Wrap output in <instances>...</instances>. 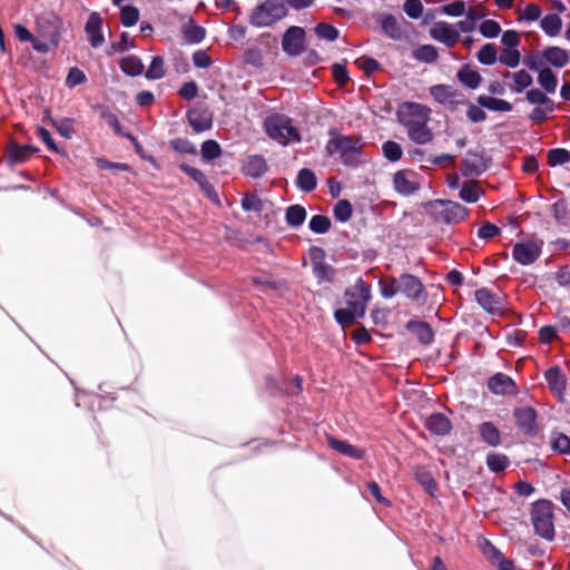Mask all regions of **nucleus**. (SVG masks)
I'll list each match as a JSON object with an SVG mask.
<instances>
[{
    "label": "nucleus",
    "instance_id": "obj_1",
    "mask_svg": "<svg viewBox=\"0 0 570 570\" xmlns=\"http://www.w3.org/2000/svg\"><path fill=\"white\" fill-rule=\"evenodd\" d=\"M345 298L346 305L335 312V318L342 325H350L365 314L366 305L371 299V287L358 279L345 292Z\"/></svg>",
    "mask_w": 570,
    "mask_h": 570
},
{
    "label": "nucleus",
    "instance_id": "obj_2",
    "mask_svg": "<svg viewBox=\"0 0 570 570\" xmlns=\"http://www.w3.org/2000/svg\"><path fill=\"white\" fill-rule=\"evenodd\" d=\"M531 522L534 531L544 540H553L556 533L554 527V507L549 500H538L531 508Z\"/></svg>",
    "mask_w": 570,
    "mask_h": 570
},
{
    "label": "nucleus",
    "instance_id": "obj_3",
    "mask_svg": "<svg viewBox=\"0 0 570 570\" xmlns=\"http://www.w3.org/2000/svg\"><path fill=\"white\" fill-rule=\"evenodd\" d=\"M380 287L385 298H391L396 293H402L409 298L417 299L423 294L422 283L417 277L410 274H404L400 278L382 279Z\"/></svg>",
    "mask_w": 570,
    "mask_h": 570
},
{
    "label": "nucleus",
    "instance_id": "obj_4",
    "mask_svg": "<svg viewBox=\"0 0 570 570\" xmlns=\"http://www.w3.org/2000/svg\"><path fill=\"white\" fill-rule=\"evenodd\" d=\"M265 130L269 138L281 145L301 141V136L292 120L283 115H271L264 122Z\"/></svg>",
    "mask_w": 570,
    "mask_h": 570
},
{
    "label": "nucleus",
    "instance_id": "obj_5",
    "mask_svg": "<svg viewBox=\"0 0 570 570\" xmlns=\"http://www.w3.org/2000/svg\"><path fill=\"white\" fill-rule=\"evenodd\" d=\"M287 16L283 0H266L250 16V22L256 27H268Z\"/></svg>",
    "mask_w": 570,
    "mask_h": 570
},
{
    "label": "nucleus",
    "instance_id": "obj_6",
    "mask_svg": "<svg viewBox=\"0 0 570 570\" xmlns=\"http://www.w3.org/2000/svg\"><path fill=\"white\" fill-rule=\"evenodd\" d=\"M61 23L58 17H43L38 23V51L49 52L58 47Z\"/></svg>",
    "mask_w": 570,
    "mask_h": 570
},
{
    "label": "nucleus",
    "instance_id": "obj_7",
    "mask_svg": "<svg viewBox=\"0 0 570 570\" xmlns=\"http://www.w3.org/2000/svg\"><path fill=\"white\" fill-rule=\"evenodd\" d=\"M428 213L436 222L453 223L463 219L466 209L458 203L434 200L426 205Z\"/></svg>",
    "mask_w": 570,
    "mask_h": 570
},
{
    "label": "nucleus",
    "instance_id": "obj_8",
    "mask_svg": "<svg viewBox=\"0 0 570 570\" xmlns=\"http://www.w3.org/2000/svg\"><path fill=\"white\" fill-rule=\"evenodd\" d=\"M541 248V242L528 240L517 243L513 247V258L522 265L532 264L540 256Z\"/></svg>",
    "mask_w": 570,
    "mask_h": 570
},
{
    "label": "nucleus",
    "instance_id": "obj_9",
    "mask_svg": "<svg viewBox=\"0 0 570 570\" xmlns=\"http://www.w3.org/2000/svg\"><path fill=\"white\" fill-rule=\"evenodd\" d=\"M431 109L426 106L415 104V102H405L400 111L401 122L407 127L409 122H422L430 120Z\"/></svg>",
    "mask_w": 570,
    "mask_h": 570
},
{
    "label": "nucleus",
    "instance_id": "obj_10",
    "mask_svg": "<svg viewBox=\"0 0 570 570\" xmlns=\"http://www.w3.org/2000/svg\"><path fill=\"white\" fill-rule=\"evenodd\" d=\"M432 39L444 43L446 47L452 48L460 40V32L445 21H439L430 29Z\"/></svg>",
    "mask_w": 570,
    "mask_h": 570
},
{
    "label": "nucleus",
    "instance_id": "obj_11",
    "mask_svg": "<svg viewBox=\"0 0 570 570\" xmlns=\"http://www.w3.org/2000/svg\"><path fill=\"white\" fill-rule=\"evenodd\" d=\"M35 153L36 147H33L32 145H21L19 142L12 141L6 149L4 161L9 166L23 164L24 161L29 160Z\"/></svg>",
    "mask_w": 570,
    "mask_h": 570
},
{
    "label": "nucleus",
    "instance_id": "obj_12",
    "mask_svg": "<svg viewBox=\"0 0 570 570\" xmlns=\"http://www.w3.org/2000/svg\"><path fill=\"white\" fill-rule=\"evenodd\" d=\"M431 96L441 105L454 107L463 102V95L452 86L436 85L430 88Z\"/></svg>",
    "mask_w": 570,
    "mask_h": 570
},
{
    "label": "nucleus",
    "instance_id": "obj_13",
    "mask_svg": "<svg viewBox=\"0 0 570 570\" xmlns=\"http://www.w3.org/2000/svg\"><path fill=\"white\" fill-rule=\"evenodd\" d=\"M305 31L301 27H291L283 37V49L291 56L299 55L304 49Z\"/></svg>",
    "mask_w": 570,
    "mask_h": 570
},
{
    "label": "nucleus",
    "instance_id": "obj_14",
    "mask_svg": "<svg viewBox=\"0 0 570 570\" xmlns=\"http://www.w3.org/2000/svg\"><path fill=\"white\" fill-rule=\"evenodd\" d=\"M361 146L357 139L338 136L330 140L327 145L328 154L340 153L342 156H348L357 153Z\"/></svg>",
    "mask_w": 570,
    "mask_h": 570
},
{
    "label": "nucleus",
    "instance_id": "obj_15",
    "mask_svg": "<svg viewBox=\"0 0 570 570\" xmlns=\"http://www.w3.org/2000/svg\"><path fill=\"white\" fill-rule=\"evenodd\" d=\"M327 443L333 450L343 455L356 460H363L365 458L366 453L363 449H360L356 445L348 443L347 441L338 440L334 436H327Z\"/></svg>",
    "mask_w": 570,
    "mask_h": 570
},
{
    "label": "nucleus",
    "instance_id": "obj_16",
    "mask_svg": "<svg viewBox=\"0 0 570 570\" xmlns=\"http://www.w3.org/2000/svg\"><path fill=\"white\" fill-rule=\"evenodd\" d=\"M429 121L409 122L406 130L409 137L416 144L424 145L433 140V134L428 127Z\"/></svg>",
    "mask_w": 570,
    "mask_h": 570
},
{
    "label": "nucleus",
    "instance_id": "obj_17",
    "mask_svg": "<svg viewBox=\"0 0 570 570\" xmlns=\"http://www.w3.org/2000/svg\"><path fill=\"white\" fill-rule=\"evenodd\" d=\"M475 298L479 305L489 313L494 314L501 311L500 296L487 288L478 289L475 292Z\"/></svg>",
    "mask_w": 570,
    "mask_h": 570
},
{
    "label": "nucleus",
    "instance_id": "obj_18",
    "mask_svg": "<svg viewBox=\"0 0 570 570\" xmlns=\"http://www.w3.org/2000/svg\"><path fill=\"white\" fill-rule=\"evenodd\" d=\"M546 380L550 390L557 394L558 399L563 401L567 386L566 376L560 372L559 367H551L546 372Z\"/></svg>",
    "mask_w": 570,
    "mask_h": 570
},
{
    "label": "nucleus",
    "instance_id": "obj_19",
    "mask_svg": "<svg viewBox=\"0 0 570 570\" xmlns=\"http://www.w3.org/2000/svg\"><path fill=\"white\" fill-rule=\"evenodd\" d=\"M489 389L495 394H512L515 390L513 380L502 373L493 375L488 383Z\"/></svg>",
    "mask_w": 570,
    "mask_h": 570
},
{
    "label": "nucleus",
    "instance_id": "obj_20",
    "mask_svg": "<svg viewBox=\"0 0 570 570\" xmlns=\"http://www.w3.org/2000/svg\"><path fill=\"white\" fill-rule=\"evenodd\" d=\"M542 57L548 63L556 68L564 67L570 60L569 52L566 49L556 46L546 48L542 51Z\"/></svg>",
    "mask_w": 570,
    "mask_h": 570
},
{
    "label": "nucleus",
    "instance_id": "obj_21",
    "mask_svg": "<svg viewBox=\"0 0 570 570\" xmlns=\"http://www.w3.org/2000/svg\"><path fill=\"white\" fill-rule=\"evenodd\" d=\"M101 26V17L96 12L91 13L86 24V31L94 47L100 46L105 41V38L100 32Z\"/></svg>",
    "mask_w": 570,
    "mask_h": 570
},
{
    "label": "nucleus",
    "instance_id": "obj_22",
    "mask_svg": "<svg viewBox=\"0 0 570 570\" xmlns=\"http://www.w3.org/2000/svg\"><path fill=\"white\" fill-rule=\"evenodd\" d=\"M514 416L518 425L525 433L534 432L537 413L532 407H520L515 410Z\"/></svg>",
    "mask_w": 570,
    "mask_h": 570
},
{
    "label": "nucleus",
    "instance_id": "obj_23",
    "mask_svg": "<svg viewBox=\"0 0 570 570\" xmlns=\"http://www.w3.org/2000/svg\"><path fill=\"white\" fill-rule=\"evenodd\" d=\"M426 428L434 434L445 435L450 433L452 425L445 415L438 413L428 419Z\"/></svg>",
    "mask_w": 570,
    "mask_h": 570
},
{
    "label": "nucleus",
    "instance_id": "obj_24",
    "mask_svg": "<svg viewBox=\"0 0 570 570\" xmlns=\"http://www.w3.org/2000/svg\"><path fill=\"white\" fill-rule=\"evenodd\" d=\"M478 104L480 107L492 111L508 112L512 110V105L509 101L491 96H479Z\"/></svg>",
    "mask_w": 570,
    "mask_h": 570
},
{
    "label": "nucleus",
    "instance_id": "obj_25",
    "mask_svg": "<svg viewBox=\"0 0 570 570\" xmlns=\"http://www.w3.org/2000/svg\"><path fill=\"white\" fill-rule=\"evenodd\" d=\"M456 77L462 85L471 89L478 88L482 80L481 75L468 65L458 71Z\"/></svg>",
    "mask_w": 570,
    "mask_h": 570
},
{
    "label": "nucleus",
    "instance_id": "obj_26",
    "mask_svg": "<svg viewBox=\"0 0 570 570\" xmlns=\"http://www.w3.org/2000/svg\"><path fill=\"white\" fill-rule=\"evenodd\" d=\"M266 161L261 156L249 157L246 164L244 165V173L252 178H258L263 176L266 173Z\"/></svg>",
    "mask_w": 570,
    "mask_h": 570
},
{
    "label": "nucleus",
    "instance_id": "obj_27",
    "mask_svg": "<svg viewBox=\"0 0 570 570\" xmlns=\"http://www.w3.org/2000/svg\"><path fill=\"white\" fill-rule=\"evenodd\" d=\"M540 27L549 37H557L562 28V20L556 13H550L541 19Z\"/></svg>",
    "mask_w": 570,
    "mask_h": 570
},
{
    "label": "nucleus",
    "instance_id": "obj_28",
    "mask_svg": "<svg viewBox=\"0 0 570 570\" xmlns=\"http://www.w3.org/2000/svg\"><path fill=\"white\" fill-rule=\"evenodd\" d=\"M415 480L424 488V490L431 495L435 497V492L438 490V484L430 473L424 468H416L414 471Z\"/></svg>",
    "mask_w": 570,
    "mask_h": 570
},
{
    "label": "nucleus",
    "instance_id": "obj_29",
    "mask_svg": "<svg viewBox=\"0 0 570 570\" xmlns=\"http://www.w3.org/2000/svg\"><path fill=\"white\" fill-rule=\"evenodd\" d=\"M407 328L415 335V337L423 344H429L433 338V331L428 323L424 322H410Z\"/></svg>",
    "mask_w": 570,
    "mask_h": 570
},
{
    "label": "nucleus",
    "instance_id": "obj_30",
    "mask_svg": "<svg viewBox=\"0 0 570 570\" xmlns=\"http://www.w3.org/2000/svg\"><path fill=\"white\" fill-rule=\"evenodd\" d=\"M180 168L190 177L193 178L199 187L208 195L212 196L214 194L213 187L208 184L205 174L194 167H190L186 164H181Z\"/></svg>",
    "mask_w": 570,
    "mask_h": 570
},
{
    "label": "nucleus",
    "instance_id": "obj_31",
    "mask_svg": "<svg viewBox=\"0 0 570 570\" xmlns=\"http://www.w3.org/2000/svg\"><path fill=\"white\" fill-rule=\"evenodd\" d=\"M480 435L490 446H498L501 442V434L492 423L485 422L480 425Z\"/></svg>",
    "mask_w": 570,
    "mask_h": 570
},
{
    "label": "nucleus",
    "instance_id": "obj_32",
    "mask_svg": "<svg viewBox=\"0 0 570 570\" xmlns=\"http://www.w3.org/2000/svg\"><path fill=\"white\" fill-rule=\"evenodd\" d=\"M483 194V189L476 181L470 180L463 184L460 190V198L466 203H475Z\"/></svg>",
    "mask_w": 570,
    "mask_h": 570
},
{
    "label": "nucleus",
    "instance_id": "obj_33",
    "mask_svg": "<svg viewBox=\"0 0 570 570\" xmlns=\"http://www.w3.org/2000/svg\"><path fill=\"white\" fill-rule=\"evenodd\" d=\"M183 33L188 42L198 43L205 38L206 31L203 27L197 26L193 20H189L183 26Z\"/></svg>",
    "mask_w": 570,
    "mask_h": 570
},
{
    "label": "nucleus",
    "instance_id": "obj_34",
    "mask_svg": "<svg viewBox=\"0 0 570 570\" xmlns=\"http://www.w3.org/2000/svg\"><path fill=\"white\" fill-rule=\"evenodd\" d=\"M412 55L416 60L425 63H432L436 61L439 57L438 49L432 45L420 46L413 51Z\"/></svg>",
    "mask_w": 570,
    "mask_h": 570
},
{
    "label": "nucleus",
    "instance_id": "obj_35",
    "mask_svg": "<svg viewBox=\"0 0 570 570\" xmlns=\"http://www.w3.org/2000/svg\"><path fill=\"white\" fill-rule=\"evenodd\" d=\"M381 27H382V30L384 31V33L386 36H389L390 38H392L394 40H399L402 38L401 28L397 24V21L393 16H391V14L384 16L381 20Z\"/></svg>",
    "mask_w": 570,
    "mask_h": 570
},
{
    "label": "nucleus",
    "instance_id": "obj_36",
    "mask_svg": "<svg viewBox=\"0 0 570 570\" xmlns=\"http://www.w3.org/2000/svg\"><path fill=\"white\" fill-rule=\"evenodd\" d=\"M538 82L548 92H554L557 88V77L550 68H543L538 76Z\"/></svg>",
    "mask_w": 570,
    "mask_h": 570
},
{
    "label": "nucleus",
    "instance_id": "obj_37",
    "mask_svg": "<svg viewBox=\"0 0 570 570\" xmlns=\"http://www.w3.org/2000/svg\"><path fill=\"white\" fill-rule=\"evenodd\" d=\"M480 63L491 66L498 60V50L493 43H485L476 55Z\"/></svg>",
    "mask_w": 570,
    "mask_h": 570
},
{
    "label": "nucleus",
    "instance_id": "obj_38",
    "mask_svg": "<svg viewBox=\"0 0 570 570\" xmlns=\"http://www.w3.org/2000/svg\"><path fill=\"white\" fill-rule=\"evenodd\" d=\"M393 183L395 189L402 194H411L417 188L416 185L411 181L406 174L403 171H397L394 175Z\"/></svg>",
    "mask_w": 570,
    "mask_h": 570
},
{
    "label": "nucleus",
    "instance_id": "obj_39",
    "mask_svg": "<svg viewBox=\"0 0 570 570\" xmlns=\"http://www.w3.org/2000/svg\"><path fill=\"white\" fill-rule=\"evenodd\" d=\"M305 218H306V212H305L304 207H302L299 205H293L286 209V222L291 226L296 227V226L302 225L304 223Z\"/></svg>",
    "mask_w": 570,
    "mask_h": 570
},
{
    "label": "nucleus",
    "instance_id": "obj_40",
    "mask_svg": "<svg viewBox=\"0 0 570 570\" xmlns=\"http://www.w3.org/2000/svg\"><path fill=\"white\" fill-rule=\"evenodd\" d=\"M121 69L130 75L137 76L140 75L144 70V65L137 57L128 56L121 59L120 61Z\"/></svg>",
    "mask_w": 570,
    "mask_h": 570
},
{
    "label": "nucleus",
    "instance_id": "obj_41",
    "mask_svg": "<svg viewBox=\"0 0 570 570\" xmlns=\"http://www.w3.org/2000/svg\"><path fill=\"white\" fill-rule=\"evenodd\" d=\"M509 458L504 454L490 453L487 456V465L492 472L503 471L509 465Z\"/></svg>",
    "mask_w": 570,
    "mask_h": 570
},
{
    "label": "nucleus",
    "instance_id": "obj_42",
    "mask_svg": "<svg viewBox=\"0 0 570 570\" xmlns=\"http://www.w3.org/2000/svg\"><path fill=\"white\" fill-rule=\"evenodd\" d=\"M297 185L305 191H311L316 187V177L309 169H302L297 176Z\"/></svg>",
    "mask_w": 570,
    "mask_h": 570
},
{
    "label": "nucleus",
    "instance_id": "obj_43",
    "mask_svg": "<svg viewBox=\"0 0 570 570\" xmlns=\"http://www.w3.org/2000/svg\"><path fill=\"white\" fill-rule=\"evenodd\" d=\"M499 60L510 68H515L520 63L521 55L518 49L505 48L502 50Z\"/></svg>",
    "mask_w": 570,
    "mask_h": 570
},
{
    "label": "nucleus",
    "instance_id": "obj_44",
    "mask_svg": "<svg viewBox=\"0 0 570 570\" xmlns=\"http://www.w3.org/2000/svg\"><path fill=\"white\" fill-rule=\"evenodd\" d=\"M202 157L205 160L216 159L220 156L222 149L217 141L215 140H206L202 145Z\"/></svg>",
    "mask_w": 570,
    "mask_h": 570
},
{
    "label": "nucleus",
    "instance_id": "obj_45",
    "mask_svg": "<svg viewBox=\"0 0 570 570\" xmlns=\"http://www.w3.org/2000/svg\"><path fill=\"white\" fill-rule=\"evenodd\" d=\"M479 31L485 38H495L501 33V27L497 21L488 19L481 22Z\"/></svg>",
    "mask_w": 570,
    "mask_h": 570
},
{
    "label": "nucleus",
    "instance_id": "obj_46",
    "mask_svg": "<svg viewBox=\"0 0 570 570\" xmlns=\"http://www.w3.org/2000/svg\"><path fill=\"white\" fill-rule=\"evenodd\" d=\"M352 214L353 209L348 200L342 199L334 207V216L340 222H347Z\"/></svg>",
    "mask_w": 570,
    "mask_h": 570
},
{
    "label": "nucleus",
    "instance_id": "obj_47",
    "mask_svg": "<svg viewBox=\"0 0 570 570\" xmlns=\"http://www.w3.org/2000/svg\"><path fill=\"white\" fill-rule=\"evenodd\" d=\"M309 228L317 234H324L331 228V219L327 216L315 215L309 220Z\"/></svg>",
    "mask_w": 570,
    "mask_h": 570
},
{
    "label": "nucleus",
    "instance_id": "obj_48",
    "mask_svg": "<svg viewBox=\"0 0 570 570\" xmlns=\"http://www.w3.org/2000/svg\"><path fill=\"white\" fill-rule=\"evenodd\" d=\"M570 153L567 149H552L548 153V163L550 166H557L568 163Z\"/></svg>",
    "mask_w": 570,
    "mask_h": 570
},
{
    "label": "nucleus",
    "instance_id": "obj_49",
    "mask_svg": "<svg viewBox=\"0 0 570 570\" xmlns=\"http://www.w3.org/2000/svg\"><path fill=\"white\" fill-rule=\"evenodd\" d=\"M514 90L520 92L532 83L531 75L525 70H519L512 75Z\"/></svg>",
    "mask_w": 570,
    "mask_h": 570
},
{
    "label": "nucleus",
    "instance_id": "obj_50",
    "mask_svg": "<svg viewBox=\"0 0 570 570\" xmlns=\"http://www.w3.org/2000/svg\"><path fill=\"white\" fill-rule=\"evenodd\" d=\"M120 18L124 26L131 27L139 19V11L135 7L126 6L121 9Z\"/></svg>",
    "mask_w": 570,
    "mask_h": 570
},
{
    "label": "nucleus",
    "instance_id": "obj_51",
    "mask_svg": "<svg viewBox=\"0 0 570 570\" xmlns=\"http://www.w3.org/2000/svg\"><path fill=\"white\" fill-rule=\"evenodd\" d=\"M164 75V60L161 57H155L146 72V77L148 79H160Z\"/></svg>",
    "mask_w": 570,
    "mask_h": 570
},
{
    "label": "nucleus",
    "instance_id": "obj_52",
    "mask_svg": "<svg viewBox=\"0 0 570 570\" xmlns=\"http://www.w3.org/2000/svg\"><path fill=\"white\" fill-rule=\"evenodd\" d=\"M551 445L553 450L560 453L570 454V438L566 434L559 433L554 435Z\"/></svg>",
    "mask_w": 570,
    "mask_h": 570
},
{
    "label": "nucleus",
    "instance_id": "obj_53",
    "mask_svg": "<svg viewBox=\"0 0 570 570\" xmlns=\"http://www.w3.org/2000/svg\"><path fill=\"white\" fill-rule=\"evenodd\" d=\"M242 207L248 212L259 213L263 209V202L258 196L247 194L242 200Z\"/></svg>",
    "mask_w": 570,
    "mask_h": 570
},
{
    "label": "nucleus",
    "instance_id": "obj_54",
    "mask_svg": "<svg viewBox=\"0 0 570 570\" xmlns=\"http://www.w3.org/2000/svg\"><path fill=\"white\" fill-rule=\"evenodd\" d=\"M171 147L181 154H191L195 155L197 153L196 147L188 139L185 138H176L170 141Z\"/></svg>",
    "mask_w": 570,
    "mask_h": 570
},
{
    "label": "nucleus",
    "instance_id": "obj_55",
    "mask_svg": "<svg viewBox=\"0 0 570 570\" xmlns=\"http://www.w3.org/2000/svg\"><path fill=\"white\" fill-rule=\"evenodd\" d=\"M384 156L392 161H396L402 157V148L395 141H386L383 145Z\"/></svg>",
    "mask_w": 570,
    "mask_h": 570
},
{
    "label": "nucleus",
    "instance_id": "obj_56",
    "mask_svg": "<svg viewBox=\"0 0 570 570\" xmlns=\"http://www.w3.org/2000/svg\"><path fill=\"white\" fill-rule=\"evenodd\" d=\"M189 124L197 132L209 129L212 125L209 118H202L195 112L189 114Z\"/></svg>",
    "mask_w": 570,
    "mask_h": 570
},
{
    "label": "nucleus",
    "instance_id": "obj_57",
    "mask_svg": "<svg viewBox=\"0 0 570 570\" xmlns=\"http://www.w3.org/2000/svg\"><path fill=\"white\" fill-rule=\"evenodd\" d=\"M315 32L320 38L327 40H335L338 37V31L331 24L320 23L315 28Z\"/></svg>",
    "mask_w": 570,
    "mask_h": 570
},
{
    "label": "nucleus",
    "instance_id": "obj_58",
    "mask_svg": "<svg viewBox=\"0 0 570 570\" xmlns=\"http://www.w3.org/2000/svg\"><path fill=\"white\" fill-rule=\"evenodd\" d=\"M403 9L405 13L412 19H417L423 12L421 0L405 1Z\"/></svg>",
    "mask_w": 570,
    "mask_h": 570
},
{
    "label": "nucleus",
    "instance_id": "obj_59",
    "mask_svg": "<svg viewBox=\"0 0 570 570\" xmlns=\"http://www.w3.org/2000/svg\"><path fill=\"white\" fill-rule=\"evenodd\" d=\"M465 2L464 1H454L452 3L445 4L442 7L443 13L452 17H460L465 12Z\"/></svg>",
    "mask_w": 570,
    "mask_h": 570
},
{
    "label": "nucleus",
    "instance_id": "obj_60",
    "mask_svg": "<svg viewBox=\"0 0 570 570\" xmlns=\"http://www.w3.org/2000/svg\"><path fill=\"white\" fill-rule=\"evenodd\" d=\"M501 42L505 48L517 49L520 43V35L514 30L503 32Z\"/></svg>",
    "mask_w": 570,
    "mask_h": 570
},
{
    "label": "nucleus",
    "instance_id": "obj_61",
    "mask_svg": "<svg viewBox=\"0 0 570 570\" xmlns=\"http://www.w3.org/2000/svg\"><path fill=\"white\" fill-rule=\"evenodd\" d=\"M14 35L20 41H29L36 48V38L22 24H14Z\"/></svg>",
    "mask_w": 570,
    "mask_h": 570
},
{
    "label": "nucleus",
    "instance_id": "obj_62",
    "mask_svg": "<svg viewBox=\"0 0 570 570\" xmlns=\"http://www.w3.org/2000/svg\"><path fill=\"white\" fill-rule=\"evenodd\" d=\"M85 79H86V76L80 69L71 68L67 76L66 82L69 87H75L77 85L82 83L85 81Z\"/></svg>",
    "mask_w": 570,
    "mask_h": 570
},
{
    "label": "nucleus",
    "instance_id": "obj_63",
    "mask_svg": "<svg viewBox=\"0 0 570 570\" xmlns=\"http://www.w3.org/2000/svg\"><path fill=\"white\" fill-rule=\"evenodd\" d=\"M500 233L499 227L491 223H484L478 230V236L483 239H489Z\"/></svg>",
    "mask_w": 570,
    "mask_h": 570
},
{
    "label": "nucleus",
    "instance_id": "obj_64",
    "mask_svg": "<svg viewBox=\"0 0 570 570\" xmlns=\"http://www.w3.org/2000/svg\"><path fill=\"white\" fill-rule=\"evenodd\" d=\"M540 7L534 3H530L524 8L521 18L528 21H535L540 18Z\"/></svg>",
    "mask_w": 570,
    "mask_h": 570
}]
</instances>
